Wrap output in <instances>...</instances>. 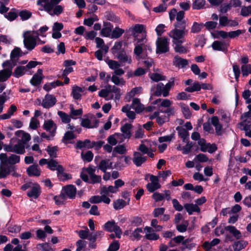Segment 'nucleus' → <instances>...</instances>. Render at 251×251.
<instances>
[{
  "instance_id": "1",
  "label": "nucleus",
  "mask_w": 251,
  "mask_h": 251,
  "mask_svg": "<svg viewBox=\"0 0 251 251\" xmlns=\"http://www.w3.org/2000/svg\"><path fill=\"white\" fill-rule=\"evenodd\" d=\"M116 58L119 61L107 59L105 62L109 68L114 71V74L116 75H123L125 74V71L120 68V67L124 66L126 64H131L132 62L131 57L127 55L126 52L119 51L117 52Z\"/></svg>"
},
{
  "instance_id": "2",
  "label": "nucleus",
  "mask_w": 251,
  "mask_h": 251,
  "mask_svg": "<svg viewBox=\"0 0 251 251\" xmlns=\"http://www.w3.org/2000/svg\"><path fill=\"white\" fill-rule=\"evenodd\" d=\"M61 0H38L39 10L45 11L51 16H58L63 13L64 7L58 4Z\"/></svg>"
},
{
  "instance_id": "3",
  "label": "nucleus",
  "mask_w": 251,
  "mask_h": 251,
  "mask_svg": "<svg viewBox=\"0 0 251 251\" xmlns=\"http://www.w3.org/2000/svg\"><path fill=\"white\" fill-rule=\"evenodd\" d=\"M39 36L38 31H26L23 33L25 47L29 51L32 50L37 45V38Z\"/></svg>"
},
{
  "instance_id": "4",
  "label": "nucleus",
  "mask_w": 251,
  "mask_h": 251,
  "mask_svg": "<svg viewBox=\"0 0 251 251\" xmlns=\"http://www.w3.org/2000/svg\"><path fill=\"white\" fill-rule=\"evenodd\" d=\"M5 158V155L2 153L0 154V179L7 177L11 173L12 176L18 177V174L16 172V167L13 165L7 164L5 161L2 160Z\"/></svg>"
},
{
  "instance_id": "5",
  "label": "nucleus",
  "mask_w": 251,
  "mask_h": 251,
  "mask_svg": "<svg viewBox=\"0 0 251 251\" xmlns=\"http://www.w3.org/2000/svg\"><path fill=\"white\" fill-rule=\"evenodd\" d=\"M48 168L51 171H56L57 176L61 180L64 181L72 178L71 175L64 172L65 169L55 160L50 159L49 161Z\"/></svg>"
},
{
  "instance_id": "6",
  "label": "nucleus",
  "mask_w": 251,
  "mask_h": 251,
  "mask_svg": "<svg viewBox=\"0 0 251 251\" xmlns=\"http://www.w3.org/2000/svg\"><path fill=\"white\" fill-rule=\"evenodd\" d=\"M15 66L11 60H6L2 64V70H0V81L6 82L12 75V70Z\"/></svg>"
},
{
  "instance_id": "7",
  "label": "nucleus",
  "mask_w": 251,
  "mask_h": 251,
  "mask_svg": "<svg viewBox=\"0 0 251 251\" xmlns=\"http://www.w3.org/2000/svg\"><path fill=\"white\" fill-rule=\"evenodd\" d=\"M135 46L134 52L137 56H140L143 50L151 51L150 44L146 39V34H142L141 39H138V42L135 44Z\"/></svg>"
},
{
  "instance_id": "8",
  "label": "nucleus",
  "mask_w": 251,
  "mask_h": 251,
  "mask_svg": "<svg viewBox=\"0 0 251 251\" xmlns=\"http://www.w3.org/2000/svg\"><path fill=\"white\" fill-rule=\"evenodd\" d=\"M188 30H182L180 28H175L171 30L168 35L172 39L173 43H184V37L188 34Z\"/></svg>"
},
{
  "instance_id": "9",
  "label": "nucleus",
  "mask_w": 251,
  "mask_h": 251,
  "mask_svg": "<svg viewBox=\"0 0 251 251\" xmlns=\"http://www.w3.org/2000/svg\"><path fill=\"white\" fill-rule=\"evenodd\" d=\"M156 53H164L169 51V42L167 38L165 37L158 38L156 42Z\"/></svg>"
},
{
  "instance_id": "10",
  "label": "nucleus",
  "mask_w": 251,
  "mask_h": 251,
  "mask_svg": "<svg viewBox=\"0 0 251 251\" xmlns=\"http://www.w3.org/2000/svg\"><path fill=\"white\" fill-rule=\"evenodd\" d=\"M145 29L144 25L141 24H136L129 28V31L134 37V40L138 42V39H141L142 34H146L143 32Z\"/></svg>"
},
{
  "instance_id": "11",
  "label": "nucleus",
  "mask_w": 251,
  "mask_h": 251,
  "mask_svg": "<svg viewBox=\"0 0 251 251\" xmlns=\"http://www.w3.org/2000/svg\"><path fill=\"white\" fill-rule=\"evenodd\" d=\"M103 228L108 232H114L118 238L121 237L122 231L114 221L107 222L103 226Z\"/></svg>"
},
{
  "instance_id": "12",
  "label": "nucleus",
  "mask_w": 251,
  "mask_h": 251,
  "mask_svg": "<svg viewBox=\"0 0 251 251\" xmlns=\"http://www.w3.org/2000/svg\"><path fill=\"white\" fill-rule=\"evenodd\" d=\"M185 13L183 11H179L176 15V22L174 24L175 28H180L182 30H188L186 29L187 26L186 21L184 20Z\"/></svg>"
},
{
  "instance_id": "13",
  "label": "nucleus",
  "mask_w": 251,
  "mask_h": 251,
  "mask_svg": "<svg viewBox=\"0 0 251 251\" xmlns=\"http://www.w3.org/2000/svg\"><path fill=\"white\" fill-rule=\"evenodd\" d=\"M84 170L89 174L90 176L89 183L92 184H95L99 183L101 180V176L96 175V167L91 165H90L88 167L84 168Z\"/></svg>"
},
{
  "instance_id": "14",
  "label": "nucleus",
  "mask_w": 251,
  "mask_h": 251,
  "mask_svg": "<svg viewBox=\"0 0 251 251\" xmlns=\"http://www.w3.org/2000/svg\"><path fill=\"white\" fill-rule=\"evenodd\" d=\"M56 101L57 100L54 96L48 94L45 96L41 105L45 108L49 109L53 106Z\"/></svg>"
},
{
  "instance_id": "15",
  "label": "nucleus",
  "mask_w": 251,
  "mask_h": 251,
  "mask_svg": "<svg viewBox=\"0 0 251 251\" xmlns=\"http://www.w3.org/2000/svg\"><path fill=\"white\" fill-rule=\"evenodd\" d=\"M165 91V86L162 82H159L151 88L152 95L156 97H160L161 96H163L164 97H167L168 96L165 95L164 92Z\"/></svg>"
},
{
  "instance_id": "16",
  "label": "nucleus",
  "mask_w": 251,
  "mask_h": 251,
  "mask_svg": "<svg viewBox=\"0 0 251 251\" xmlns=\"http://www.w3.org/2000/svg\"><path fill=\"white\" fill-rule=\"evenodd\" d=\"M43 128L52 136H55L57 126L52 120L45 121L43 125Z\"/></svg>"
},
{
  "instance_id": "17",
  "label": "nucleus",
  "mask_w": 251,
  "mask_h": 251,
  "mask_svg": "<svg viewBox=\"0 0 251 251\" xmlns=\"http://www.w3.org/2000/svg\"><path fill=\"white\" fill-rule=\"evenodd\" d=\"M147 157L143 156L139 152H135L133 154V162L137 167H140L147 160Z\"/></svg>"
},
{
  "instance_id": "18",
  "label": "nucleus",
  "mask_w": 251,
  "mask_h": 251,
  "mask_svg": "<svg viewBox=\"0 0 251 251\" xmlns=\"http://www.w3.org/2000/svg\"><path fill=\"white\" fill-rule=\"evenodd\" d=\"M85 91V87H81L75 85L72 86L71 95L75 100H80L82 97L81 93H83Z\"/></svg>"
},
{
  "instance_id": "19",
  "label": "nucleus",
  "mask_w": 251,
  "mask_h": 251,
  "mask_svg": "<svg viewBox=\"0 0 251 251\" xmlns=\"http://www.w3.org/2000/svg\"><path fill=\"white\" fill-rule=\"evenodd\" d=\"M41 194V189L40 186L35 183L33 186L28 191L27 195L33 199H37Z\"/></svg>"
},
{
  "instance_id": "20",
  "label": "nucleus",
  "mask_w": 251,
  "mask_h": 251,
  "mask_svg": "<svg viewBox=\"0 0 251 251\" xmlns=\"http://www.w3.org/2000/svg\"><path fill=\"white\" fill-rule=\"evenodd\" d=\"M113 25L109 22H103V27L100 31V35L104 37H111Z\"/></svg>"
},
{
  "instance_id": "21",
  "label": "nucleus",
  "mask_w": 251,
  "mask_h": 251,
  "mask_svg": "<svg viewBox=\"0 0 251 251\" xmlns=\"http://www.w3.org/2000/svg\"><path fill=\"white\" fill-rule=\"evenodd\" d=\"M5 158L2 160L5 161V163L9 165H13L15 164L18 163L20 161V156L14 154H12L8 157L6 154L4 153Z\"/></svg>"
},
{
  "instance_id": "22",
  "label": "nucleus",
  "mask_w": 251,
  "mask_h": 251,
  "mask_svg": "<svg viewBox=\"0 0 251 251\" xmlns=\"http://www.w3.org/2000/svg\"><path fill=\"white\" fill-rule=\"evenodd\" d=\"M228 44L224 41H215L212 44V47L215 50L225 51L227 50Z\"/></svg>"
},
{
  "instance_id": "23",
  "label": "nucleus",
  "mask_w": 251,
  "mask_h": 251,
  "mask_svg": "<svg viewBox=\"0 0 251 251\" xmlns=\"http://www.w3.org/2000/svg\"><path fill=\"white\" fill-rule=\"evenodd\" d=\"M173 239L174 242L177 244L182 242L183 246L181 247L180 249L182 251L184 250L185 249H188L189 250H190L192 247L188 244L189 243V240L188 239H186L185 240L183 241L184 237L182 236H177L174 237Z\"/></svg>"
},
{
  "instance_id": "24",
  "label": "nucleus",
  "mask_w": 251,
  "mask_h": 251,
  "mask_svg": "<svg viewBox=\"0 0 251 251\" xmlns=\"http://www.w3.org/2000/svg\"><path fill=\"white\" fill-rule=\"evenodd\" d=\"M188 64V60L182 58L178 55L174 57L173 59V65L176 67L183 68L185 67Z\"/></svg>"
},
{
  "instance_id": "25",
  "label": "nucleus",
  "mask_w": 251,
  "mask_h": 251,
  "mask_svg": "<svg viewBox=\"0 0 251 251\" xmlns=\"http://www.w3.org/2000/svg\"><path fill=\"white\" fill-rule=\"evenodd\" d=\"M42 70L38 69L36 74L33 75L32 78L30 80V82L33 86L39 85L43 79Z\"/></svg>"
},
{
  "instance_id": "26",
  "label": "nucleus",
  "mask_w": 251,
  "mask_h": 251,
  "mask_svg": "<svg viewBox=\"0 0 251 251\" xmlns=\"http://www.w3.org/2000/svg\"><path fill=\"white\" fill-rule=\"evenodd\" d=\"M64 191L66 195L70 199H73L75 198L76 189L75 186L69 185L65 187Z\"/></svg>"
},
{
  "instance_id": "27",
  "label": "nucleus",
  "mask_w": 251,
  "mask_h": 251,
  "mask_svg": "<svg viewBox=\"0 0 251 251\" xmlns=\"http://www.w3.org/2000/svg\"><path fill=\"white\" fill-rule=\"evenodd\" d=\"M131 107L138 113L142 112L144 109V105L140 102L138 98L133 99Z\"/></svg>"
},
{
  "instance_id": "28",
  "label": "nucleus",
  "mask_w": 251,
  "mask_h": 251,
  "mask_svg": "<svg viewBox=\"0 0 251 251\" xmlns=\"http://www.w3.org/2000/svg\"><path fill=\"white\" fill-rule=\"evenodd\" d=\"M211 123L215 127L216 134L221 135L222 133V126L220 124L218 118L217 116L212 117L211 119Z\"/></svg>"
},
{
  "instance_id": "29",
  "label": "nucleus",
  "mask_w": 251,
  "mask_h": 251,
  "mask_svg": "<svg viewBox=\"0 0 251 251\" xmlns=\"http://www.w3.org/2000/svg\"><path fill=\"white\" fill-rule=\"evenodd\" d=\"M25 145L21 141H18V143L13 145V152L17 154H23L25 153Z\"/></svg>"
},
{
  "instance_id": "30",
  "label": "nucleus",
  "mask_w": 251,
  "mask_h": 251,
  "mask_svg": "<svg viewBox=\"0 0 251 251\" xmlns=\"http://www.w3.org/2000/svg\"><path fill=\"white\" fill-rule=\"evenodd\" d=\"M99 96L104 98L106 100H111L113 98V95L110 94V90L109 85L106 86L105 89L101 90L99 93Z\"/></svg>"
},
{
  "instance_id": "31",
  "label": "nucleus",
  "mask_w": 251,
  "mask_h": 251,
  "mask_svg": "<svg viewBox=\"0 0 251 251\" xmlns=\"http://www.w3.org/2000/svg\"><path fill=\"white\" fill-rule=\"evenodd\" d=\"M184 207L190 215H192L193 212L199 213L201 211L200 208L196 204L186 203L184 204Z\"/></svg>"
},
{
  "instance_id": "32",
  "label": "nucleus",
  "mask_w": 251,
  "mask_h": 251,
  "mask_svg": "<svg viewBox=\"0 0 251 251\" xmlns=\"http://www.w3.org/2000/svg\"><path fill=\"white\" fill-rule=\"evenodd\" d=\"M99 122V120H95L94 124V125H92L89 119H88V118H85V119H81V125L83 127H84L86 128H92L97 127L98 126Z\"/></svg>"
},
{
  "instance_id": "33",
  "label": "nucleus",
  "mask_w": 251,
  "mask_h": 251,
  "mask_svg": "<svg viewBox=\"0 0 251 251\" xmlns=\"http://www.w3.org/2000/svg\"><path fill=\"white\" fill-rule=\"evenodd\" d=\"M75 148L77 149H92L91 141L89 139H86L84 141H77L75 145Z\"/></svg>"
},
{
  "instance_id": "34",
  "label": "nucleus",
  "mask_w": 251,
  "mask_h": 251,
  "mask_svg": "<svg viewBox=\"0 0 251 251\" xmlns=\"http://www.w3.org/2000/svg\"><path fill=\"white\" fill-rule=\"evenodd\" d=\"M112 163L109 159H103L100 162L98 167L99 169L105 172L107 169L111 168Z\"/></svg>"
},
{
  "instance_id": "35",
  "label": "nucleus",
  "mask_w": 251,
  "mask_h": 251,
  "mask_svg": "<svg viewBox=\"0 0 251 251\" xmlns=\"http://www.w3.org/2000/svg\"><path fill=\"white\" fill-rule=\"evenodd\" d=\"M179 136L182 139L183 142H187L189 140V132L188 131L181 127H177Z\"/></svg>"
},
{
  "instance_id": "36",
  "label": "nucleus",
  "mask_w": 251,
  "mask_h": 251,
  "mask_svg": "<svg viewBox=\"0 0 251 251\" xmlns=\"http://www.w3.org/2000/svg\"><path fill=\"white\" fill-rule=\"evenodd\" d=\"M27 173L29 176H38L40 175V170L37 165H31L27 169Z\"/></svg>"
},
{
  "instance_id": "37",
  "label": "nucleus",
  "mask_w": 251,
  "mask_h": 251,
  "mask_svg": "<svg viewBox=\"0 0 251 251\" xmlns=\"http://www.w3.org/2000/svg\"><path fill=\"white\" fill-rule=\"evenodd\" d=\"M63 85V83L59 80H56L55 81L50 82V83H47L43 86V89L49 92L51 90L52 88H55L56 86H62Z\"/></svg>"
},
{
  "instance_id": "38",
  "label": "nucleus",
  "mask_w": 251,
  "mask_h": 251,
  "mask_svg": "<svg viewBox=\"0 0 251 251\" xmlns=\"http://www.w3.org/2000/svg\"><path fill=\"white\" fill-rule=\"evenodd\" d=\"M132 125L130 124L126 123L121 128L122 133L125 135L126 138L129 139L131 135V128Z\"/></svg>"
},
{
  "instance_id": "39",
  "label": "nucleus",
  "mask_w": 251,
  "mask_h": 251,
  "mask_svg": "<svg viewBox=\"0 0 251 251\" xmlns=\"http://www.w3.org/2000/svg\"><path fill=\"white\" fill-rule=\"evenodd\" d=\"M26 71V67L20 66L15 68L12 75L16 78H19L23 75Z\"/></svg>"
},
{
  "instance_id": "40",
  "label": "nucleus",
  "mask_w": 251,
  "mask_h": 251,
  "mask_svg": "<svg viewBox=\"0 0 251 251\" xmlns=\"http://www.w3.org/2000/svg\"><path fill=\"white\" fill-rule=\"evenodd\" d=\"M217 150V147L215 144H211L210 143H206L205 145L200 149L201 151L202 152H208L212 153Z\"/></svg>"
},
{
  "instance_id": "41",
  "label": "nucleus",
  "mask_w": 251,
  "mask_h": 251,
  "mask_svg": "<svg viewBox=\"0 0 251 251\" xmlns=\"http://www.w3.org/2000/svg\"><path fill=\"white\" fill-rule=\"evenodd\" d=\"M104 17L107 20L110 21L114 23H119L120 18L111 11L106 12Z\"/></svg>"
},
{
  "instance_id": "42",
  "label": "nucleus",
  "mask_w": 251,
  "mask_h": 251,
  "mask_svg": "<svg viewBox=\"0 0 251 251\" xmlns=\"http://www.w3.org/2000/svg\"><path fill=\"white\" fill-rule=\"evenodd\" d=\"M192 8L193 9L200 10L204 8L205 0H192Z\"/></svg>"
},
{
  "instance_id": "43",
  "label": "nucleus",
  "mask_w": 251,
  "mask_h": 251,
  "mask_svg": "<svg viewBox=\"0 0 251 251\" xmlns=\"http://www.w3.org/2000/svg\"><path fill=\"white\" fill-rule=\"evenodd\" d=\"M248 243L245 241H239L235 242L232 245L233 249L235 251H239L245 248L247 245Z\"/></svg>"
},
{
  "instance_id": "44",
  "label": "nucleus",
  "mask_w": 251,
  "mask_h": 251,
  "mask_svg": "<svg viewBox=\"0 0 251 251\" xmlns=\"http://www.w3.org/2000/svg\"><path fill=\"white\" fill-rule=\"evenodd\" d=\"M118 191L117 188L113 186H109L108 187L103 186L101 189V194L108 195L109 193H115Z\"/></svg>"
},
{
  "instance_id": "45",
  "label": "nucleus",
  "mask_w": 251,
  "mask_h": 251,
  "mask_svg": "<svg viewBox=\"0 0 251 251\" xmlns=\"http://www.w3.org/2000/svg\"><path fill=\"white\" fill-rule=\"evenodd\" d=\"M57 114L63 123L68 124L70 122L71 116L68 114L62 111H58Z\"/></svg>"
},
{
  "instance_id": "46",
  "label": "nucleus",
  "mask_w": 251,
  "mask_h": 251,
  "mask_svg": "<svg viewBox=\"0 0 251 251\" xmlns=\"http://www.w3.org/2000/svg\"><path fill=\"white\" fill-rule=\"evenodd\" d=\"M241 119L242 120V121L239 124L240 126H241L240 129L241 130L250 127V126H251V118H245Z\"/></svg>"
},
{
  "instance_id": "47",
  "label": "nucleus",
  "mask_w": 251,
  "mask_h": 251,
  "mask_svg": "<svg viewBox=\"0 0 251 251\" xmlns=\"http://www.w3.org/2000/svg\"><path fill=\"white\" fill-rule=\"evenodd\" d=\"M125 32V30L119 27H116L113 30H112V33L111 37L112 38L117 39L122 36V35Z\"/></svg>"
},
{
  "instance_id": "48",
  "label": "nucleus",
  "mask_w": 251,
  "mask_h": 251,
  "mask_svg": "<svg viewBox=\"0 0 251 251\" xmlns=\"http://www.w3.org/2000/svg\"><path fill=\"white\" fill-rule=\"evenodd\" d=\"M183 43H173L174 44V50L179 53H185L187 52V49L182 45Z\"/></svg>"
},
{
  "instance_id": "49",
  "label": "nucleus",
  "mask_w": 251,
  "mask_h": 251,
  "mask_svg": "<svg viewBox=\"0 0 251 251\" xmlns=\"http://www.w3.org/2000/svg\"><path fill=\"white\" fill-rule=\"evenodd\" d=\"M161 187L159 183H149L147 184L146 187L148 190L151 192H154Z\"/></svg>"
},
{
  "instance_id": "50",
  "label": "nucleus",
  "mask_w": 251,
  "mask_h": 251,
  "mask_svg": "<svg viewBox=\"0 0 251 251\" xmlns=\"http://www.w3.org/2000/svg\"><path fill=\"white\" fill-rule=\"evenodd\" d=\"M55 204L60 205L64 204L66 200V196L64 194H61L59 196H55L54 197Z\"/></svg>"
},
{
  "instance_id": "51",
  "label": "nucleus",
  "mask_w": 251,
  "mask_h": 251,
  "mask_svg": "<svg viewBox=\"0 0 251 251\" xmlns=\"http://www.w3.org/2000/svg\"><path fill=\"white\" fill-rule=\"evenodd\" d=\"M81 156L84 161L89 162L92 160L94 154L91 151H89L85 153L82 152Z\"/></svg>"
},
{
  "instance_id": "52",
  "label": "nucleus",
  "mask_w": 251,
  "mask_h": 251,
  "mask_svg": "<svg viewBox=\"0 0 251 251\" xmlns=\"http://www.w3.org/2000/svg\"><path fill=\"white\" fill-rule=\"evenodd\" d=\"M109 88L110 90V94L114 93L115 99L119 100L121 96L120 89L115 86H111L110 85H109Z\"/></svg>"
},
{
  "instance_id": "53",
  "label": "nucleus",
  "mask_w": 251,
  "mask_h": 251,
  "mask_svg": "<svg viewBox=\"0 0 251 251\" xmlns=\"http://www.w3.org/2000/svg\"><path fill=\"white\" fill-rule=\"evenodd\" d=\"M74 138H75V136L73 132L67 131L65 133L62 139V142L67 144L68 141L74 139Z\"/></svg>"
},
{
  "instance_id": "54",
  "label": "nucleus",
  "mask_w": 251,
  "mask_h": 251,
  "mask_svg": "<svg viewBox=\"0 0 251 251\" xmlns=\"http://www.w3.org/2000/svg\"><path fill=\"white\" fill-rule=\"evenodd\" d=\"M203 25L202 24H199L197 22H194L191 28V32L193 33H199L201 31Z\"/></svg>"
},
{
  "instance_id": "55",
  "label": "nucleus",
  "mask_w": 251,
  "mask_h": 251,
  "mask_svg": "<svg viewBox=\"0 0 251 251\" xmlns=\"http://www.w3.org/2000/svg\"><path fill=\"white\" fill-rule=\"evenodd\" d=\"M46 151L50 157L55 158L56 157V152L58 151V148L57 146L51 147L49 146Z\"/></svg>"
},
{
  "instance_id": "56",
  "label": "nucleus",
  "mask_w": 251,
  "mask_h": 251,
  "mask_svg": "<svg viewBox=\"0 0 251 251\" xmlns=\"http://www.w3.org/2000/svg\"><path fill=\"white\" fill-rule=\"evenodd\" d=\"M175 79L174 77H172L169 82L165 85H164L166 90L165 92H164L165 95L169 96L170 90H171V88L175 85Z\"/></svg>"
},
{
  "instance_id": "57",
  "label": "nucleus",
  "mask_w": 251,
  "mask_h": 251,
  "mask_svg": "<svg viewBox=\"0 0 251 251\" xmlns=\"http://www.w3.org/2000/svg\"><path fill=\"white\" fill-rule=\"evenodd\" d=\"M150 77L154 81H159L165 80V76L158 73H152L150 75Z\"/></svg>"
},
{
  "instance_id": "58",
  "label": "nucleus",
  "mask_w": 251,
  "mask_h": 251,
  "mask_svg": "<svg viewBox=\"0 0 251 251\" xmlns=\"http://www.w3.org/2000/svg\"><path fill=\"white\" fill-rule=\"evenodd\" d=\"M114 75H113L111 77V81L117 85H123L125 83V81L122 78H120L114 74Z\"/></svg>"
},
{
  "instance_id": "59",
  "label": "nucleus",
  "mask_w": 251,
  "mask_h": 251,
  "mask_svg": "<svg viewBox=\"0 0 251 251\" xmlns=\"http://www.w3.org/2000/svg\"><path fill=\"white\" fill-rule=\"evenodd\" d=\"M130 222L131 226H136L141 225L143 220L140 217L134 216L130 219Z\"/></svg>"
},
{
  "instance_id": "60",
  "label": "nucleus",
  "mask_w": 251,
  "mask_h": 251,
  "mask_svg": "<svg viewBox=\"0 0 251 251\" xmlns=\"http://www.w3.org/2000/svg\"><path fill=\"white\" fill-rule=\"evenodd\" d=\"M126 205V201L122 199H119L114 201L113 204L114 208L116 210L123 208Z\"/></svg>"
},
{
  "instance_id": "61",
  "label": "nucleus",
  "mask_w": 251,
  "mask_h": 251,
  "mask_svg": "<svg viewBox=\"0 0 251 251\" xmlns=\"http://www.w3.org/2000/svg\"><path fill=\"white\" fill-rule=\"evenodd\" d=\"M241 71L243 76H248L251 72V65L250 64L243 65L241 66Z\"/></svg>"
},
{
  "instance_id": "62",
  "label": "nucleus",
  "mask_w": 251,
  "mask_h": 251,
  "mask_svg": "<svg viewBox=\"0 0 251 251\" xmlns=\"http://www.w3.org/2000/svg\"><path fill=\"white\" fill-rule=\"evenodd\" d=\"M241 15L247 17L251 15V4L248 6H244L241 10Z\"/></svg>"
},
{
  "instance_id": "63",
  "label": "nucleus",
  "mask_w": 251,
  "mask_h": 251,
  "mask_svg": "<svg viewBox=\"0 0 251 251\" xmlns=\"http://www.w3.org/2000/svg\"><path fill=\"white\" fill-rule=\"evenodd\" d=\"M189 223L187 221H184L181 224L177 225L176 229L180 232H184L186 231Z\"/></svg>"
},
{
  "instance_id": "64",
  "label": "nucleus",
  "mask_w": 251,
  "mask_h": 251,
  "mask_svg": "<svg viewBox=\"0 0 251 251\" xmlns=\"http://www.w3.org/2000/svg\"><path fill=\"white\" fill-rule=\"evenodd\" d=\"M32 15L31 12L27 10H22L19 12V16L22 20H26L30 18Z\"/></svg>"
}]
</instances>
